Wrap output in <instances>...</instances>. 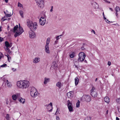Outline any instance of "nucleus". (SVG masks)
<instances>
[{
	"label": "nucleus",
	"instance_id": "nucleus-1",
	"mask_svg": "<svg viewBox=\"0 0 120 120\" xmlns=\"http://www.w3.org/2000/svg\"><path fill=\"white\" fill-rule=\"evenodd\" d=\"M29 85V81L27 80L18 81L16 82L17 86L20 88L22 89L28 88Z\"/></svg>",
	"mask_w": 120,
	"mask_h": 120
},
{
	"label": "nucleus",
	"instance_id": "nucleus-2",
	"mask_svg": "<svg viewBox=\"0 0 120 120\" xmlns=\"http://www.w3.org/2000/svg\"><path fill=\"white\" fill-rule=\"evenodd\" d=\"M30 94L32 97L35 98L38 95V93L36 89L34 87H33L31 89Z\"/></svg>",
	"mask_w": 120,
	"mask_h": 120
},
{
	"label": "nucleus",
	"instance_id": "nucleus-3",
	"mask_svg": "<svg viewBox=\"0 0 120 120\" xmlns=\"http://www.w3.org/2000/svg\"><path fill=\"white\" fill-rule=\"evenodd\" d=\"M81 100L84 101H86L87 102H89L91 100L90 96L88 95H83L81 98Z\"/></svg>",
	"mask_w": 120,
	"mask_h": 120
},
{
	"label": "nucleus",
	"instance_id": "nucleus-4",
	"mask_svg": "<svg viewBox=\"0 0 120 120\" xmlns=\"http://www.w3.org/2000/svg\"><path fill=\"white\" fill-rule=\"evenodd\" d=\"M38 6L40 8H43L44 6V3L43 0H35Z\"/></svg>",
	"mask_w": 120,
	"mask_h": 120
},
{
	"label": "nucleus",
	"instance_id": "nucleus-5",
	"mask_svg": "<svg viewBox=\"0 0 120 120\" xmlns=\"http://www.w3.org/2000/svg\"><path fill=\"white\" fill-rule=\"evenodd\" d=\"M86 56L84 53L82 52H80L79 54V58L78 59V61L79 62H82L84 60Z\"/></svg>",
	"mask_w": 120,
	"mask_h": 120
},
{
	"label": "nucleus",
	"instance_id": "nucleus-6",
	"mask_svg": "<svg viewBox=\"0 0 120 120\" xmlns=\"http://www.w3.org/2000/svg\"><path fill=\"white\" fill-rule=\"evenodd\" d=\"M67 105L69 111L71 112H72L73 111V105L69 100L67 101Z\"/></svg>",
	"mask_w": 120,
	"mask_h": 120
},
{
	"label": "nucleus",
	"instance_id": "nucleus-7",
	"mask_svg": "<svg viewBox=\"0 0 120 120\" xmlns=\"http://www.w3.org/2000/svg\"><path fill=\"white\" fill-rule=\"evenodd\" d=\"M95 88L94 87H93L91 90H90L91 94L93 97H96L97 96V93L95 91Z\"/></svg>",
	"mask_w": 120,
	"mask_h": 120
},
{
	"label": "nucleus",
	"instance_id": "nucleus-8",
	"mask_svg": "<svg viewBox=\"0 0 120 120\" xmlns=\"http://www.w3.org/2000/svg\"><path fill=\"white\" fill-rule=\"evenodd\" d=\"M20 97V94L19 93H17L12 95V98L14 100L16 101L17 98H19Z\"/></svg>",
	"mask_w": 120,
	"mask_h": 120
},
{
	"label": "nucleus",
	"instance_id": "nucleus-9",
	"mask_svg": "<svg viewBox=\"0 0 120 120\" xmlns=\"http://www.w3.org/2000/svg\"><path fill=\"white\" fill-rule=\"evenodd\" d=\"M91 5L95 9L98 8L99 7L98 4L96 2L93 1L92 2Z\"/></svg>",
	"mask_w": 120,
	"mask_h": 120
},
{
	"label": "nucleus",
	"instance_id": "nucleus-10",
	"mask_svg": "<svg viewBox=\"0 0 120 120\" xmlns=\"http://www.w3.org/2000/svg\"><path fill=\"white\" fill-rule=\"evenodd\" d=\"M29 37L31 38H33L34 37L35 33L32 30H30L29 31Z\"/></svg>",
	"mask_w": 120,
	"mask_h": 120
},
{
	"label": "nucleus",
	"instance_id": "nucleus-11",
	"mask_svg": "<svg viewBox=\"0 0 120 120\" xmlns=\"http://www.w3.org/2000/svg\"><path fill=\"white\" fill-rule=\"evenodd\" d=\"M33 23V22L30 20H28L27 22V25L30 29H32V24Z\"/></svg>",
	"mask_w": 120,
	"mask_h": 120
},
{
	"label": "nucleus",
	"instance_id": "nucleus-12",
	"mask_svg": "<svg viewBox=\"0 0 120 120\" xmlns=\"http://www.w3.org/2000/svg\"><path fill=\"white\" fill-rule=\"evenodd\" d=\"M45 50L46 53H50V51L49 49V45L48 43L46 44L45 47Z\"/></svg>",
	"mask_w": 120,
	"mask_h": 120
},
{
	"label": "nucleus",
	"instance_id": "nucleus-13",
	"mask_svg": "<svg viewBox=\"0 0 120 120\" xmlns=\"http://www.w3.org/2000/svg\"><path fill=\"white\" fill-rule=\"evenodd\" d=\"M37 26V23L36 22H35L32 23V28H33L34 30H36Z\"/></svg>",
	"mask_w": 120,
	"mask_h": 120
},
{
	"label": "nucleus",
	"instance_id": "nucleus-14",
	"mask_svg": "<svg viewBox=\"0 0 120 120\" xmlns=\"http://www.w3.org/2000/svg\"><path fill=\"white\" fill-rule=\"evenodd\" d=\"M73 92L72 91H70L67 94L68 97L69 98H71L73 96Z\"/></svg>",
	"mask_w": 120,
	"mask_h": 120
},
{
	"label": "nucleus",
	"instance_id": "nucleus-15",
	"mask_svg": "<svg viewBox=\"0 0 120 120\" xmlns=\"http://www.w3.org/2000/svg\"><path fill=\"white\" fill-rule=\"evenodd\" d=\"M19 101L20 103L23 104L24 103L25 101V99L19 97L18 98Z\"/></svg>",
	"mask_w": 120,
	"mask_h": 120
},
{
	"label": "nucleus",
	"instance_id": "nucleus-16",
	"mask_svg": "<svg viewBox=\"0 0 120 120\" xmlns=\"http://www.w3.org/2000/svg\"><path fill=\"white\" fill-rule=\"evenodd\" d=\"M63 85V83L60 82H58L56 84V86L59 89Z\"/></svg>",
	"mask_w": 120,
	"mask_h": 120
},
{
	"label": "nucleus",
	"instance_id": "nucleus-17",
	"mask_svg": "<svg viewBox=\"0 0 120 120\" xmlns=\"http://www.w3.org/2000/svg\"><path fill=\"white\" fill-rule=\"evenodd\" d=\"M40 61V58L39 57H36L34 58L33 60V62L35 63L38 62Z\"/></svg>",
	"mask_w": 120,
	"mask_h": 120
},
{
	"label": "nucleus",
	"instance_id": "nucleus-18",
	"mask_svg": "<svg viewBox=\"0 0 120 120\" xmlns=\"http://www.w3.org/2000/svg\"><path fill=\"white\" fill-rule=\"evenodd\" d=\"M19 32L21 33H22L24 32V31L22 27L21 26H20V24H19Z\"/></svg>",
	"mask_w": 120,
	"mask_h": 120
},
{
	"label": "nucleus",
	"instance_id": "nucleus-19",
	"mask_svg": "<svg viewBox=\"0 0 120 120\" xmlns=\"http://www.w3.org/2000/svg\"><path fill=\"white\" fill-rule=\"evenodd\" d=\"M6 83L7 84V86L8 88L11 87L12 85L11 83L9 82L8 80H7L6 82Z\"/></svg>",
	"mask_w": 120,
	"mask_h": 120
},
{
	"label": "nucleus",
	"instance_id": "nucleus-20",
	"mask_svg": "<svg viewBox=\"0 0 120 120\" xmlns=\"http://www.w3.org/2000/svg\"><path fill=\"white\" fill-rule=\"evenodd\" d=\"M50 80V79L45 78L44 79V83L45 84H46L47 83L49 82Z\"/></svg>",
	"mask_w": 120,
	"mask_h": 120
},
{
	"label": "nucleus",
	"instance_id": "nucleus-21",
	"mask_svg": "<svg viewBox=\"0 0 120 120\" xmlns=\"http://www.w3.org/2000/svg\"><path fill=\"white\" fill-rule=\"evenodd\" d=\"M104 100L105 102L108 103H109L110 101L109 98L108 97H105L104 98Z\"/></svg>",
	"mask_w": 120,
	"mask_h": 120
},
{
	"label": "nucleus",
	"instance_id": "nucleus-22",
	"mask_svg": "<svg viewBox=\"0 0 120 120\" xmlns=\"http://www.w3.org/2000/svg\"><path fill=\"white\" fill-rule=\"evenodd\" d=\"M5 46L6 47H9L10 48L11 46V45L10 44L8 41H6L5 42Z\"/></svg>",
	"mask_w": 120,
	"mask_h": 120
},
{
	"label": "nucleus",
	"instance_id": "nucleus-23",
	"mask_svg": "<svg viewBox=\"0 0 120 120\" xmlns=\"http://www.w3.org/2000/svg\"><path fill=\"white\" fill-rule=\"evenodd\" d=\"M75 84L76 86L78 85L79 82V79L78 77H76L75 78Z\"/></svg>",
	"mask_w": 120,
	"mask_h": 120
},
{
	"label": "nucleus",
	"instance_id": "nucleus-24",
	"mask_svg": "<svg viewBox=\"0 0 120 120\" xmlns=\"http://www.w3.org/2000/svg\"><path fill=\"white\" fill-rule=\"evenodd\" d=\"M40 24L41 25L43 26L44 25L45 23L46 22V20H41V21H39Z\"/></svg>",
	"mask_w": 120,
	"mask_h": 120
},
{
	"label": "nucleus",
	"instance_id": "nucleus-25",
	"mask_svg": "<svg viewBox=\"0 0 120 120\" xmlns=\"http://www.w3.org/2000/svg\"><path fill=\"white\" fill-rule=\"evenodd\" d=\"M21 34L19 31H18L15 32L14 34V36L15 37H16Z\"/></svg>",
	"mask_w": 120,
	"mask_h": 120
},
{
	"label": "nucleus",
	"instance_id": "nucleus-26",
	"mask_svg": "<svg viewBox=\"0 0 120 120\" xmlns=\"http://www.w3.org/2000/svg\"><path fill=\"white\" fill-rule=\"evenodd\" d=\"M51 67L52 68H56L57 67V64L55 62H53L52 63Z\"/></svg>",
	"mask_w": 120,
	"mask_h": 120
},
{
	"label": "nucleus",
	"instance_id": "nucleus-27",
	"mask_svg": "<svg viewBox=\"0 0 120 120\" xmlns=\"http://www.w3.org/2000/svg\"><path fill=\"white\" fill-rule=\"evenodd\" d=\"M120 10L119 7L118 6H116L115 8V10L116 12H118Z\"/></svg>",
	"mask_w": 120,
	"mask_h": 120
},
{
	"label": "nucleus",
	"instance_id": "nucleus-28",
	"mask_svg": "<svg viewBox=\"0 0 120 120\" xmlns=\"http://www.w3.org/2000/svg\"><path fill=\"white\" fill-rule=\"evenodd\" d=\"M75 56V53L74 52H72L70 53L69 55V56L71 58H73Z\"/></svg>",
	"mask_w": 120,
	"mask_h": 120
},
{
	"label": "nucleus",
	"instance_id": "nucleus-29",
	"mask_svg": "<svg viewBox=\"0 0 120 120\" xmlns=\"http://www.w3.org/2000/svg\"><path fill=\"white\" fill-rule=\"evenodd\" d=\"M46 107H48L49 106L50 107L52 108V104L51 102H50V104H46L45 105Z\"/></svg>",
	"mask_w": 120,
	"mask_h": 120
},
{
	"label": "nucleus",
	"instance_id": "nucleus-30",
	"mask_svg": "<svg viewBox=\"0 0 120 120\" xmlns=\"http://www.w3.org/2000/svg\"><path fill=\"white\" fill-rule=\"evenodd\" d=\"M18 26L17 25L15 26L13 30L14 32H15L16 30L18 29Z\"/></svg>",
	"mask_w": 120,
	"mask_h": 120
},
{
	"label": "nucleus",
	"instance_id": "nucleus-31",
	"mask_svg": "<svg viewBox=\"0 0 120 120\" xmlns=\"http://www.w3.org/2000/svg\"><path fill=\"white\" fill-rule=\"evenodd\" d=\"M19 12L21 16L22 17V18H23V11H22L20 10L19 11Z\"/></svg>",
	"mask_w": 120,
	"mask_h": 120
},
{
	"label": "nucleus",
	"instance_id": "nucleus-32",
	"mask_svg": "<svg viewBox=\"0 0 120 120\" xmlns=\"http://www.w3.org/2000/svg\"><path fill=\"white\" fill-rule=\"evenodd\" d=\"M7 120H10V117H9V115L8 114H7L6 117Z\"/></svg>",
	"mask_w": 120,
	"mask_h": 120
},
{
	"label": "nucleus",
	"instance_id": "nucleus-33",
	"mask_svg": "<svg viewBox=\"0 0 120 120\" xmlns=\"http://www.w3.org/2000/svg\"><path fill=\"white\" fill-rule=\"evenodd\" d=\"M80 103V101L78 100L76 104V107H77L78 108L79 107Z\"/></svg>",
	"mask_w": 120,
	"mask_h": 120
},
{
	"label": "nucleus",
	"instance_id": "nucleus-34",
	"mask_svg": "<svg viewBox=\"0 0 120 120\" xmlns=\"http://www.w3.org/2000/svg\"><path fill=\"white\" fill-rule=\"evenodd\" d=\"M18 6L20 7L23 8V5L22 4L19 2L18 3Z\"/></svg>",
	"mask_w": 120,
	"mask_h": 120
},
{
	"label": "nucleus",
	"instance_id": "nucleus-35",
	"mask_svg": "<svg viewBox=\"0 0 120 120\" xmlns=\"http://www.w3.org/2000/svg\"><path fill=\"white\" fill-rule=\"evenodd\" d=\"M50 38H47L46 42V44H47V43H48V45H49V44L50 42Z\"/></svg>",
	"mask_w": 120,
	"mask_h": 120
},
{
	"label": "nucleus",
	"instance_id": "nucleus-36",
	"mask_svg": "<svg viewBox=\"0 0 120 120\" xmlns=\"http://www.w3.org/2000/svg\"><path fill=\"white\" fill-rule=\"evenodd\" d=\"M60 111V109L58 108H57L56 112L55 114L56 115H57L59 113Z\"/></svg>",
	"mask_w": 120,
	"mask_h": 120
},
{
	"label": "nucleus",
	"instance_id": "nucleus-37",
	"mask_svg": "<svg viewBox=\"0 0 120 120\" xmlns=\"http://www.w3.org/2000/svg\"><path fill=\"white\" fill-rule=\"evenodd\" d=\"M62 36V35L58 36L56 37V39L57 40H58L60 38L61 36Z\"/></svg>",
	"mask_w": 120,
	"mask_h": 120
},
{
	"label": "nucleus",
	"instance_id": "nucleus-38",
	"mask_svg": "<svg viewBox=\"0 0 120 120\" xmlns=\"http://www.w3.org/2000/svg\"><path fill=\"white\" fill-rule=\"evenodd\" d=\"M85 120H91V119L90 117L87 116L85 118Z\"/></svg>",
	"mask_w": 120,
	"mask_h": 120
},
{
	"label": "nucleus",
	"instance_id": "nucleus-39",
	"mask_svg": "<svg viewBox=\"0 0 120 120\" xmlns=\"http://www.w3.org/2000/svg\"><path fill=\"white\" fill-rule=\"evenodd\" d=\"M77 63L78 64H77V65L74 63V65H73V67H75V68H78L79 67V65L78 64V63Z\"/></svg>",
	"mask_w": 120,
	"mask_h": 120
},
{
	"label": "nucleus",
	"instance_id": "nucleus-40",
	"mask_svg": "<svg viewBox=\"0 0 120 120\" xmlns=\"http://www.w3.org/2000/svg\"><path fill=\"white\" fill-rule=\"evenodd\" d=\"M7 64H4L3 65H1L0 66V67H6L7 66Z\"/></svg>",
	"mask_w": 120,
	"mask_h": 120
},
{
	"label": "nucleus",
	"instance_id": "nucleus-41",
	"mask_svg": "<svg viewBox=\"0 0 120 120\" xmlns=\"http://www.w3.org/2000/svg\"><path fill=\"white\" fill-rule=\"evenodd\" d=\"M11 70L13 71L14 72L16 71V69L15 68H11Z\"/></svg>",
	"mask_w": 120,
	"mask_h": 120
},
{
	"label": "nucleus",
	"instance_id": "nucleus-42",
	"mask_svg": "<svg viewBox=\"0 0 120 120\" xmlns=\"http://www.w3.org/2000/svg\"><path fill=\"white\" fill-rule=\"evenodd\" d=\"M7 58L8 61L9 62H10L11 60V57L10 56H9L8 57H7Z\"/></svg>",
	"mask_w": 120,
	"mask_h": 120
},
{
	"label": "nucleus",
	"instance_id": "nucleus-43",
	"mask_svg": "<svg viewBox=\"0 0 120 120\" xmlns=\"http://www.w3.org/2000/svg\"><path fill=\"white\" fill-rule=\"evenodd\" d=\"M4 56L3 55L2 53L0 52V57L2 58H3Z\"/></svg>",
	"mask_w": 120,
	"mask_h": 120
},
{
	"label": "nucleus",
	"instance_id": "nucleus-44",
	"mask_svg": "<svg viewBox=\"0 0 120 120\" xmlns=\"http://www.w3.org/2000/svg\"><path fill=\"white\" fill-rule=\"evenodd\" d=\"M104 1H105L106 3H107L110 4V2L109 1L107 0H103Z\"/></svg>",
	"mask_w": 120,
	"mask_h": 120
},
{
	"label": "nucleus",
	"instance_id": "nucleus-45",
	"mask_svg": "<svg viewBox=\"0 0 120 120\" xmlns=\"http://www.w3.org/2000/svg\"><path fill=\"white\" fill-rule=\"evenodd\" d=\"M9 47H6L5 49V50L7 52L8 50H9V49L8 48Z\"/></svg>",
	"mask_w": 120,
	"mask_h": 120
},
{
	"label": "nucleus",
	"instance_id": "nucleus-46",
	"mask_svg": "<svg viewBox=\"0 0 120 120\" xmlns=\"http://www.w3.org/2000/svg\"><path fill=\"white\" fill-rule=\"evenodd\" d=\"M58 42V41H57V40H56V41H55L54 43V45H56L57 44V43Z\"/></svg>",
	"mask_w": 120,
	"mask_h": 120
},
{
	"label": "nucleus",
	"instance_id": "nucleus-47",
	"mask_svg": "<svg viewBox=\"0 0 120 120\" xmlns=\"http://www.w3.org/2000/svg\"><path fill=\"white\" fill-rule=\"evenodd\" d=\"M3 40V38L0 37V42H2Z\"/></svg>",
	"mask_w": 120,
	"mask_h": 120
},
{
	"label": "nucleus",
	"instance_id": "nucleus-48",
	"mask_svg": "<svg viewBox=\"0 0 120 120\" xmlns=\"http://www.w3.org/2000/svg\"><path fill=\"white\" fill-rule=\"evenodd\" d=\"M6 14V16L7 17H10L11 16V14Z\"/></svg>",
	"mask_w": 120,
	"mask_h": 120
},
{
	"label": "nucleus",
	"instance_id": "nucleus-49",
	"mask_svg": "<svg viewBox=\"0 0 120 120\" xmlns=\"http://www.w3.org/2000/svg\"><path fill=\"white\" fill-rule=\"evenodd\" d=\"M45 19V18L44 17H40V18L39 20V21H41V19Z\"/></svg>",
	"mask_w": 120,
	"mask_h": 120
},
{
	"label": "nucleus",
	"instance_id": "nucleus-50",
	"mask_svg": "<svg viewBox=\"0 0 120 120\" xmlns=\"http://www.w3.org/2000/svg\"><path fill=\"white\" fill-rule=\"evenodd\" d=\"M51 9L50 10V11L51 12H52L53 11V6H52L51 7Z\"/></svg>",
	"mask_w": 120,
	"mask_h": 120
},
{
	"label": "nucleus",
	"instance_id": "nucleus-51",
	"mask_svg": "<svg viewBox=\"0 0 120 120\" xmlns=\"http://www.w3.org/2000/svg\"><path fill=\"white\" fill-rule=\"evenodd\" d=\"M56 120H59L60 118L58 116H56Z\"/></svg>",
	"mask_w": 120,
	"mask_h": 120
},
{
	"label": "nucleus",
	"instance_id": "nucleus-52",
	"mask_svg": "<svg viewBox=\"0 0 120 120\" xmlns=\"http://www.w3.org/2000/svg\"><path fill=\"white\" fill-rule=\"evenodd\" d=\"M7 52H8L9 54H11V51L9 49V50H8Z\"/></svg>",
	"mask_w": 120,
	"mask_h": 120
},
{
	"label": "nucleus",
	"instance_id": "nucleus-53",
	"mask_svg": "<svg viewBox=\"0 0 120 120\" xmlns=\"http://www.w3.org/2000/svg\"><path fill=\"white\" fill-rule=\"evenodd\" d=\"M107 23H109V22H110L109 21V20H108L107 19V20H105V21Z\"/></svg>",
	"mask_w": 120,
	"mask_h": 120
},
{
	"label": "nucleus",
	"instance_id": "nucleus-54",
	"mask_svg": "<svg viewBox=\"0 0 120 120\" xmlns=\"http://www.w3.org/2000/svg\"><path fill=\"white\" fill-rule=\"evenodd\" d=\"M111 62L109 61L108 62V64L109 66H110L111 64Z\"/></svg>",
	"mask_w": 120,
	"mask_h": 120
},
{
	"label": "nucleus",
	"instance_id": "nucleus-55",
	"mask_svg": "<svg viewBox=\"0 0 120 120\" xmlns=\"http://www.w3.org/2000/svg\"><path fill=\"white\" fill-rule=\"evenodd\" d=\"M91 32H92L93 33H94V34H95V31L93 30H92V31H91Z\"/></svg>",
	"mask_w": 120,
	"mask_h": 120
},
{
	"label": "nucleus",
	"instance_id": "nucleus-56",
	"mask_svg": "<svg viewBox=\"0 0 120 120\" xmlns=\"http://www.w3.org/2000/svg\"><path fill=\"white\" fill-rule=\"evenodd\" d=\"M5 55L7 56V57H8L9 55L8 53H7L6 54H5Z\"/></svg>",
	"mask_w": 120,
	"mask_h": 120
},
{
	"label": "nucleus",
	"instance_id": "nucleus-57",
	"mask_svg": "<svg viewBox=\"0 0 120 120\" xmlns=\"http://www.w3.org/2000/svg\"><path fill=\"white\" fill-rule=\"evenodd\" d=\"M109 9L110 10L112 11H113V10L111 8H109Z\"/></svg>",
	"mask_w": 120,
	"mask_h": 120
},
{
	"label": "nucleus",
	"instance_id": "nucleus-58",
	"mask_svg": "<svg viewBox=\"0 0 120 120\" xmlns=\"http://www.w3.org/2000/svg\"><path fill=\"white\" fill-rule=\"evenodd\" d=\"M119 119L117 117H116V120H119Z\"/></svg>",
	"mask_w": 120,
	"mask_h": 120
},
{
	"label": "nucleus",
	"instance_id": "nucleus-59",
	"mask_svg": "<svg viewBox=\"0 0 120 120\" xmlns=\"http://www.w3.org/2000/svg\"><path fill=\"white\" fill-rule=\"evenodd\" d=\"M5 0V1L6 3H7L8 1V0Z\"/></svg>",
	"mask_w": 120,
	"mask_h": 120
},
{
	"label": "nucleus",
	"instance_id": "nucleus-60",
	"mask_svg": "<svg viewBox=\"0 0 120 120\" xmlns=\"http://www.w3.org/2000/svg\"><path fill=\"white\" fill-rule=\"evenodd\" d=\"M108 112H109L108 110H107L106 111V113L105 114L106 115H107L108 114Z\"/></svg>",
	"mask_w": 120,
	"mask_h": 120
},
{
	"label": "nucleus",
	"instance_id": "nucleus-61",
	"mask_svg": "<svg viewBox=\"0 0 120 120\" xmlns=\"http://www.w3.org/2000/svg\"><path fill=\"white\" fill-rule=\"evenodd\" d=\"M104 19V20L105 21V20H107V19L104 16V17H103Z\"/></svg>",
	"mask_w": 120,
	"mask_h": 120
},
{
	"label": "nucleus",
	"instance_id": "nucleus-62",
	"mask_svg": "<svg viewBox=\"0 0 120 120\" xmlns=\"http://www.w3.org/2000/svg\"><path fill=\"white\" fill-rule=\"evenodd\" d=\"M118 14L117 13V12H116V16H117L118 15Z\"/></svg>",
	"mask_w": 120,
	"mask_h": 120
},
{
	"label": "nucleus",
	"instance_id": "nucleus-63",
	"mask_svg": "<svg viewBox=\"0 0 120 120\" xmlns=\"http://www.w3.org/2000/svg\"><path fill=\"white\" fill-rule=\"evenodd\" d=\"M81 49H82V50H84V47H81Z\"/></svg>",
	"mask_w": 120,
	"mask_h": 120
},
{
	"label": "nucleus",
	"instance_id": "nucleus-64",
	"mask_svg": "<svg viewBox=\"0 0 120 120\" xmlns=\"http://www.w3.org/2000/svg\"><path fill=\"white\" fill-rule=\"evenodd\" d=\"M103 17H104V16H105L104 12H103Z\"/></svg>",
	"mask_w": 120,
	"mask_h": 120
}]
</instances>
